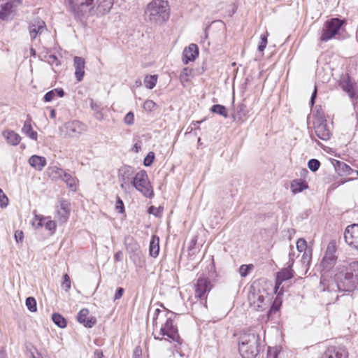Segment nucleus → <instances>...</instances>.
I'll list each match as a JSON object with an SVG mask.
<instances>
[{"label":"nucleus","instance_id":"nucleus-12","mask_svg":"<svg viewBox=\"0 0 358 358\" xmlns=\"http://www.w3.org/2000/svg\"><path fill=\"white\" fill-rule=\"evenodd\" d=\"M344 239L349 246H358V224L347 227L344 232Z\"/></svg>","mask_w":358,"mask_h":358},{"label":"nucleus","instance_id":"nucleus-35","mask_svg":"<svg viewBox=\"0 0 358 358\" xmlns=\"http://www.w3.org/2000/svg\"><path fill=\"white\" fill-rule=\"evenodd\" d=\"M157 81V76H147L144 79V84L148 89L152 90L155 87Z\"/></svg>","mask_w":358,"mask_h":358},{"label":"nucleus","instance_id":"nucleus-27","mask_svg":"<svg viewBox=\"0 0 358 358\" xmlns=\"http://www.w3.org/2000/svg\"><path fill=\"white\" fill-rule=\"evenodd\" d=\"M29 165L36 170L41 171L45 166L47 162L44 157L38 155H32L29 159Z\"/></svg>","mask_w":358,"mask_h":358},{"label":"nucleus","instance_id":"nucleus-25","mask_svg":"<svg viewBox=\"0 0 358 358\" xmlns=\"http://www.w3.org/2000/svg\"><path fill=\"white\" fill-rule=\"evenodd\" d=\"M12 3V1H8L0 6V19L6 20L11 17L16 8Z\"/></svg>","mask_w":358,"mask_h":358},{"label":"nucleus","instance_id":"nucleus-21","mask_svg":"<svg viewBox=\"0 0 358 358\" xmlns=\"http://www.w3.org/2000/svg\"><path fill=\"white\" fill-rule=\"evenodd\" d=\"M340 87L345 92L350 99H357L358 95L355 91L354 85L350 81L348 76H345L341 78L339 83Z\"/></svg>","mask_w":358,"mask_h":358},{"label":"nucleus","instance_id":"nucleus-7","mask_svg":"<svg viewBox=\"0 0 358 358\" xmlns=\"http://www.w3.org/2000/svg\"><path fill=\"white\" fill-rule=\"evenodd\" d=\"M131 185L135 187L136 190L141 192L145 197L152 198L154 196L153 189L150 185L148 176L145 170H141L135 174L131 180Z\"/></svg>","mask_w":358,"mask_h":358},{"label":"nucleus","instance_id":"nucleus-4","mask_svg":"<svg viewBox=\"0 0 358 358\" xmlns=\"http://www.w3.org/2000/svg\"><path fill=\"white\" fill-rule=\"evenodd\" d=\"M161 314H164V317H166V320L164 324L162 325L161 327L160 334L163 336H166L169 338H170L172 341L176 342L178 345H181L182 340L180 338L178 332L177 327L173 324V321L172 319V316L174 315V313L169 311L164 313L159 309H156L154 317V322H155V324H157V320Z\"/></svg>","mask_w":358,"mask_h":358},{"label":"nucleus","instance_id":"nucleus-55","mask_svg":"<svg viewBox=\"0 0 358 358\" xmlns=\"http://www.w3.org/2000/svg\"><path fill=\"white\" fill-rule=\"evenodd\" d=\"M50 62L52 64H55L56 66H59L60 64V62L55 55H51L49 56Z\"/></svg>","mask_w":358,"mask_h":358},{"label":"nucleus","instance_id":"nucleus-29","mask_svg":"<svg viewBox=\"0 0 358 358\" xmlns=\"http://www.w3.org/2000/svg\"><path fill=\"white\" fill-rule=\"evenodd\" d=\"M335 168L341 176H349L354 172V170L350 166L340 161H336Z\"/></svg>","mask_w":358,"mask_h":358},{"label":"nucleus","instance_id":"nucleus-23","mask_svg":"<svg viewBox=\"0 0 358 358\" xmlns=\"http://www.w3.org/2000/svg\"><path fill=\"white\" fill-rule=\"evenodd\" d=\"M336 248H327L325 255L322 259V264L324 267L332 266L336 260Z\"/></svg>","mask_w":358,"mask_h":358},{"label":"nucleus","instance_id":"nucleus-20","mask_svg":"<svg viewBox=\"0 0 358 358\" xmlns=\"http://www.w3.org/2000/svg\"><path fill=\"white\" fill-rule=\"evenodd\" d=\"M88 309L83 308L79 311L77 315V320L80 324H83L85 327L91 328L95 324L96 320L94 317H88Z\"/></svg>","mask_w":358,"mask_h":358},{"label":"nucleus","instance_id":"nucleus-40","mask_svg":"<svg viewBox=\"0 0 358 358\" xmlns=\"http://www.w3.org/2000/svg\"><path fill=\"white\" fill-rule=\"evenodd\" d=\"M252 268H253V266L252 264L241 265L239 268V273H240L241 276L245 277L249 273L250 270L252 269Z\"/></svg>","mask_w":358,"mask_h":358},{"label":"nucleus","instance_id":"nucleus-2","mask_svg":"<svg viewBox=\"0 0 358 358\" xmlns=\"http://www.w3.org/2000/svg\"><path fill=\"white\" fill-rule=\"evenodd\" d=\"M170 17V6L165 0H152L145 9V19L151 24H162Z\"/></svg>","mask_w":358,"mask_h":358},{"label":"nucleus","instance_id":"nucleus-50","mask_svg":"<svg viewBox=\"0 0 358 358\" xmlns=\"http://www.w3.org/2000/svg\"><path fill=\"white\" fill-rule=\"evenodd\" d=\"M124 292V289L122 287H118L114 296V301L120 299L122 296Z\"/></svg>","mask_w":358,"mask_h":358},{"label":"nucleus","instance_id":"nucleus-38","mask_svg":"<svg viewBox=\"0 0 358 358\" xmlns=\"http://www.w3.org/2000/svg\"><path fill=\"white\" fill-rule=\"evenodd\" d=\"M308 166L310 171L315 172L319 169L320 166V162L318 159H311L308 162Z\"/></svg>","mask_w":358,"mask_h":358},{"label":"nucleus","instance_id":"nucleus-46","mask_svg":"<svg viewBox=\"0 0 358 358\" xmlns=\"http://www.w3.org/2000/svg\"><path fill=\"white\" fill-rule=\"evenodd\" d=\"M134 115L132 112H129L127 113L124 118V122L126 124L131 125L134 124Z\"/></svg>","mask_w":358,"mask_h":358},{"label":"nucleus","instance_id":"nucleus-1","mask_svg":"<svg viewBox=\"0 0 358 358\" xmlns=\"http://www.w3.org/2000/svg\"><path fill=\"white\" fill-rule=\"evenodd\" d=\"M320 286L323 292H352L358 288V261L337 267L334 278L322 274Z\"/></svg>","mask_w":358,"mask_h":358},{"label":"nucleus","instance_id":"nucleus-11","mask_svg":"<svg viewBox=\"0 0 358 358\" xmlns=\"http://www.w3.org/2000/svg\"><path fill=\"white\" fill-rule=\"evenodd\" d=\"M60 129L66 136L77 138L85 131V125L80 121L73 120L65 123Z\"/></svg>","mask_w":358,"mask_h":358},{"label":"nucleus","instance_id":"nucleus-47","mask_svg":"<svg viewBox=\"0 0 358 358\" xmlns=\"http://www.w3.org/2000/svg\"><path fill=\"white\" fill-rule=\"evenodd\" d=\"M55 96H56V95L55 94L53 90H52L48 92L47 93H45V94L43 96V101L45 102H50L51 101H52L54 99V98Z\"/></svg>","mask_w":358,"mask_h":358},{"label":"nucleus","instance_id":"nucleus-63","mask_svg":"<svg viewBox=\"0 0 358 358\" xmlns=\"http://www.w3.org/2000/svg\"><path fill=\"white\" fill-rule=\"evenodd\" d=\"M141 147L138 143H135L133 147V150L136 152H138L141 150Z\"/></svg>","mask_w":358,"mask_h":358},{"label":"nucleus","instance_id":"nucleus-32","mask_svg":"<svg viewBox=\"0 0 358 358\" xmlns=\"http://www.w3.org/2000/svg\"><path fill=\"white\" fill-rule=\"evenodd\" d=\"M313 123L327 122L325 115L321 106L315 107L313 111Z\"/></svg>","mask_w":358,"mask_h":358},{"label":"nucleus","instance_id":"nucleus-51","mask_svg":"<svg viewBox=\"0 0 358 358\" xmlns=\"http://www.w3.org/2000/svg\"><path fill=\"white\" fill-rule=\"evenodd\" d=\"M24 238V234L22 231H16L15 233V238L17 243H20Z\"/></svg>","mask_w":358,"mask_h":358},{"label":"nucleus","instance_id":"nucleus-30","mask_svg":"<svg viewBox=\"0 0 358 358\" xmlns=\"http://www.w3.org/2000/svg\"><path fill=\"white\" fill-rule=\"evenodd\" d=\"M299 252H303L301 262L303 264L308 265L312 257V248H296Z\"/></svg>","mask_w":358,"mask_h":358},{"label":"nucleus","instance_id":"nucleus-15","mask_svg":"<svg viewBox=\"0 0 358 358\" xmlns=\"http://www.w3.org/2000/svg\"><path fill=\"white\" fill-rule=\"evenodd\" d=\"M321 358H348V354L343 348L330 346L327 348Z\"/></svg>","mask_w":358,"mask_h":358},{"label":"nucleus","instance_id":"nucleus-60","mask_svg":"<svg viewBox=\"0 0 358 358\" xmlns=\"http://www.w3.org/2000/svg\"><path fill=\"white\" fill-rule=\"evenodd\" d=\"M268 34L266 32V34H262L260 36L261 41L267 44V38H268Z\"/></svg>","mask_w":358,"mask_h":358},{"label":"nucleus","instance_id":"nucleus-43","mask_svg":"<svg viewBox=\"0 0 358 358\" xmlns=\"http://www.w3.org/2000/svg\"><path fill=\"white\" fill-rule=\"evenodd\" d=\"M8 203V199L3 193V190L0 189V206L3 208L6 207Z\"/></svg>","mask_w":358,"mask_h":358},{"label":"nucleus","instance_id":"nucleus-62","mask_svg":"<svg viewBox=\"0 0 358 358\" xmlns=\"http://www.w3.org/2000/svg\"><path fill=\"white\" fill-rule=\"evenodd\" d=\"M266 45L267 44H266V43H264L261 41L259 45H258V50L259 52H263L264 50V49L266 48Z\"/></svg>","mask_w":358,"mask_h":358},{"label":"nucleus","instance_id":"nucleus-64","mask_svg":"<svg viewBox=\"0 0 358 358\" xmlns=\"http://www.w3.org/2000/svg\"><path fill=\"white\" fill-rule=\"evenodd\" d=\"M8 1H12V4L17 8L21 3V0H9Z\"/></svg>","mask_w":358,"mask_h":358},{"label":"nucleus","instance_id":"nucleus-3","mask_svg":"<svg viewBox=\"0 0 358 358\" xmlns=\"http://www.w3.org/2000/svg\"><path fill=\"white\" fill-rule=\"evenodd\" d=\"M259 336L254 329L244 332L239 338L238 351L243 358H255L259 352Z\"/></svg>","mask_w":358,"mask_h":358},{"label":"nucleus","instance_id":"nucleus-33","mask_svg":"<svg viewBox=\"0 0 358 358\" xmlns=\"http://www.w3.org/2000/svg\"><path fill=\"white\" fill-rule=\"evenodd\" d=\"M210 111L213 113H216L227 118L228 117V113L227 108L220 104H215L210 108Z\"/></svg>","mask_w":358,"mask_h":358},{"label":"nucleus","instance_id":"nucleus-13","mask_svg":"<svg viewBox=\"0 0 358 358\" xmlns=\"http://www.w3.org/2000/svg\"><path fill=\"white\" fill-rule=\"evenodd\" d=\"M115 0H95L93 15L103 16L108 14L113 6Z\"/></svg>","mask_w":358,"mask_h":358},{"label":"nucleus","instance_id":"nucleus-31","mask_svg":"<svg viewBox=\"0 0 358 358\" xmlns=\"http://www.w3.org/2000/svg\"><path fill=\"white\" fill-rule=\"evenodd\" d=\"M62 180L67 185V186L73 191L76 190L78 180L76 178L73 177L71 174L66 173L62 178Z\"/></svg>","mask_w":358,"mask_h":358},{"label":"nucleus","instance_id":"nucleus-41","mask_svg":"<svg viewBox=\"0 0 358 358\" xmlns=\"http://www.w3.org/2000/svg\"><path fill=\"white\" fill-rule=\"evenodd\" d=\"M40 224L44 225L45 229L48 230L51 233H52L56 228L55 222L52 220H48L45 223H42V221H41Z\"/></svg>","mask_w":358,"mask_h":358},{"label":"nucleus","instance_id":"nucleus-58","mask_svg":"<svg viewBox=\"0 0 358 358\" xmlns=\"http://www.w3.org/2000/svg\"><path fill=\"white\" fill-rule=\"evenodd\" d=\"M296 244V246H307L306 241L303 238H299Z\"/></svg>","mask_w":358,"mask_h":358},{"label":"nucleus","instance_id":"nucleus-6","mask_svg":"<svg viewBox=\"0 0 358 358\" xmlns=\"http://www.w3.org/2000/svg\"><path fill=\"white\" fill-rule=\"evenodd\" d=\"M70 11L78 17L86 13L93 15L95 0H64Z\"/></svg>","mask_w":358,"mask_h":358},{"label":"nucleus","instance_id":"nucleus-10","mask_svg":"<svg viewBox=\"0 0 358 358\" xmlns=\"http://www.w3.org/2000/svg\"><path fill=\"white\" fill-rule=\"evenodd\" d=\"M213 285L208 278L199 277L194 285V296L196 298L203 299L206 298V294L211 290Z\"/></svg>","mask_w":358,"mask_h":358},{"label":"nucleus","instance_id":"nucleus-28","mask_svg":"<svg viewBox=\"0 0 358 358\" xmlns=\"http://www.w3.org/2000/svg\"><path fill=\"white\" fill-rule=\"evenodd\" d=\"M308 187L307 182L302 179L293 180L290 188L294 194L299 193Z\"/></svg>","mask_w":358,"mask_h":358},{"label":"nucleus","instance_id":"nucleus-49","mask_svg":"<svg viewBox=\"0 0 358 358\" xmlns=\"http://www.w3.org/2000/svg\"><path fill=\"white\" fill-rule=\"evenodd\" d=\"M120 182V187L121 189L125 192H127L130 187H131V182H127V181H119Z\"/></svg>","mask_w":358,"mask_h":358},{"label":"nucleus","instance_id":"nucleus-56","mask_svg":"<svg viewBox=\"0 0 358 358\" xmlns=\"http://www.w3.org/2000/svg\"><path fill=\"white\" fill-rule=\"evenodd\" d=\"M123 252L121 251L117 252L115 255V260L117 262H120L123 259Z\"/></svg>","mask_w":358,"mask_h":358},{"label":"nucleus","instance_id":"nucleus-22","mask_svg":"<svg viewBox=\"0 0 358 358\" xmlns=\"http://www.w3.org/2000/svg\"><path fill=\"white\" fill-rule=\"evenodd\" d=\"M134 176V168L131 166H123L118 171L119 181H127L131 183Z\"/></svg>","mask_w":358,"mask_h":358},{"label":"nucleus","instance_id":"nucleus-14","mask_svg":"<svg viewBox=\"0 0 358 358\" xmlns=\"http://www.w3.org/2000/svg\"><path fill=\"white\" fill-rule=\"evenodd\" d=\"M69 214V203L65 200H61L59 201V206L57 207L55 218L61 224H63L68 220Z\"/></svg>","mask_w":358,"mask_h":358},{"label":"nucleus","instance_id":"nucleus-5","mask_svg":"<svg viewBox=\"0 0 358 358\" xmlns=\"http://www.w3.org/2000/svg\"><path fill=\"white\" fill-rule=\"evenodd\" d=\"M250 308L257 311H263L269 306V296L265 291L251 287L248 295Z\"/></svg>","mask_w":358,"mask_h":358},{"label":"nucleus","instance_id":"nucleus-19","mask_svg":"<svg viewBox=\"0 0 358 358\" xmlns=\"http://www.w3.org/2000/svg\"><path fill=\"white\" fill-rule=\"evenodd\" d=\"M199 55V48L194 43H191L188 48H186L182 53V61L185 64H188L189 62L194 61Z\"/></svg>","mask_w":358,"mask_h":358},{"label":"nucleus","instance_id":"nucleus-48","mask_svg":"<svg viewBox=\"0 0 358 358\" xmlns=\"http://www.w3.org/2000/svg\"><path fill=\"white\" fill-rule=\"evenodd\" d=\"M278 354L277 349L268 348L266 358H278Z\"/></svg>","mask_w":358,"mask_h":358},{"label":"nucleus","instance_id":"nucleus-26","mask_svg":"<svg viewBox=\"0 0 358 358\" xmlns=\"http://www.w3.org/2000/svg\"><path fill=\"white\" fill-rule=\"evenodd\" d=\"M2 136L6 138L7 143L11 145H17L20 141V136L13 130H5L2 132Z\"/></svg>","mask_w":358,"mask_h":358},{"label":"nucleus","instance_id":"nucleus-42","mask_svg":"<svg viewBox=\"0 0 358 358\" xmlns=\"http://www.w3.org/2000/svg\"><path fill=\"white\" fill-rule=\"evenodd\" d=\"M155 159V153L153 152H150L147 156L145 157L143 161V164L145 166H150L153 163Z\"/></svg>","mask_w":358,"mask_h":358},{"label":"nucleus","instance_id":"nucleus-53","mask_svg":"<svg viewBox=\"0 0 358 358\" xmlns=\"http://www.w3.org/2000/svg\"><path fill=\"white\" fill-rule=\"evenodd\" d=\"M149 246H159V238L155 236H152Z\"/></svg>","mask_w":358,"mask_h":358},{"label":"nucleus","instance_id":"nucleus-45","mask_svg":"<svg viewBox=\"0 0 358 358\" xmlns=\"http://www.w3.org/2000/svg\"><path fill=\"white\" fill-rule=\"evenodd\" d=\"M62 287L66 290L68 291L71 288V280L69 276L67 274L64 275L63 276V282H62Z\"/></svg>","mask_w":358,"mask_h":358},{"label":"nucleus","instance_id":"nucleus-24","mask_svg":"<svg viewBox=\"0 0 358 358\" xmlns=\"http://www.w3.org/2000/svg\"><path fill=\"white\" fill-rule=\"evenodd\" d=\"M31 118L30 115H27V118L24 123L22 128V133L31 138V140L36 141L38 138V134L34 131L31 126Z\"/></svg>","mask_w":358,"mask_h":358},{"label":"nucleus","instance_id":"nucleus-17","mask_svg":"<svg viewBox=\"0 0 358 358\" xmlns=\"http://www.w3.org/2000/svg\"><path fill=\"white\" fill-rule=\"evenodd\" d=\"M73 66L75 68V77L76 78V80L78 82H81L83 80L85 76V59L81 57H74Z\"/></svg>","mask_w":358,"mask_h":358},{"label":"nucleus","instance_id":"nucleus-8","mask_svg":"<svg viewBox=\"0 0 358 358\" xmlns=\"http://www.w3.org/2000/svg\"><path fill=\"white\" fill-rule=\"evenodd\" d=\"M344 21L339 18H331L325 22L320 36V41L327 42L338 34Z\"/></svg>","mask_w":358,"mask_h":358},{"label":"nucleus","instance_id":"nucleus-37","mask_svg":"<svg viewBox=\"0 0 358 358\" xmlns=\"http://www.w3.org/2000/svg\"><path fill=\"white\" fill-rule=\"evenodd\" d=\"M66 173L64 169L55 166L51 169L50 176L53 178H59L62 179Z\"/></svg>","mask_w":358,"mask_h":358},{"label":"nucleus","instance_id":"nucleus-18","mask_svg":"<svg viewBox=\"0 0 358 358\" xmlns=\"http://www.w3.org/2000/svg\"><path fill=\"white\" fill-rule=\"evenodd\" d=\"M316 136L323 141L330 138L331 131L327 124V122L313 123Z\"/></svg>","mask_w":358,"mask_h":358},{"label":"nucleus","instance_id":"nucleus-44","mask_svg":"<svg viewBox=\"0 0 358 358\" xmlns=\"http://www.w3.org/2000/svg\"><path fill=\"white\" fill-rule=\"evenodd\" d=\"M115 209L120 213H123L124 212V205L122 200L117 196L115 203Z\"/></svg>","mask_w":358,"mask_h":358},{"label":"nucleus","instance_id":"nucleus-16","mask_svg":"<svg viewBox=\"0 0 358 358\" xmlns=\"http://www.w3.org/2000/svg\"><path fill=\"white\" fill-rule=\"evenodd\" d=\"M46 30V25L44 21L36 20L29 26V34L31 40L36 38Z\"/></svg>","mask_w":358,"mask_h":358},{"label":"nucleus","instance_id":"nucleus-52","mask_svg":"<svg viewBox=\"0 0 358 358\" xmlns=\"http://www.w3.org/2000/svg\"><path fill=\"white\" fill-rule=\"evenodd\" d=\"M160 248H149L150 255L157 257L159 255Z\"/></svg>","mask_w":358,"mask_h":358},{"label":"nucleus","instance_id":"nucleus-39","mask_svg":"<svg viewBox=\"0 0 358 358\" xmlns=\"http://www.w3.org/2000/svg\"><path fill=\"white\" fill-rule=\"evenodd\" d=\"M156 106V103L150 99L146 100L143 105V109L147 112H151L154 110Z\"/></svg>","mask_w":358,"mask_h":358},{"label":"nucleus","instance_id":"nucleus-59","mask_svg":"<svg viewBox=\"0 0 358 358\" xmlns=\"http://www.w3.org/2000/svg\"><path fill=\"white\" fill-rule=\"evenodd\" d=\"M90 106H91L92 109L95 111L99 110V105L96 103L94 102L93 101H91Z\"/></svg>","mask_w":358,"mask_h":358},{"label":"nucleus","instance_id":"nucleus-34","mask_svg":"<svg viewBox=\"0 0 358 358\" xmlns=\"http://www.w3.org/2000/svg\"><path fill=\"white\" fill-rule=\"evenodd\" d=\"M52 320L53 322L60 328H64L66 327V321L65 318L59 313H53L52 315Z\"/></svg>","mask_w":358,"mask_h":358},{"label":"nucleus","instance_id":"nucleus-36","mask_svg":"<svg viewBox=\"0 0 358 358\" xmlns=\"http://www.w3.org/2000/svg\"><path fill=\"white\" fill-rule=\"evenodd\" d=\"M27 309L31 312H36L37 310L36 301L34 297L29 296L27 298L25 301Z\"/></svg>","mask_w":358,"mask_h":358},{"label":"nucleus","instance_id":"nucleus-57","mask_svg":"<svg viewBox=\"0 0 358 358\" xmlns=\"http://www.w3.org/2000/svg\"><path fill=\"white\" fill-rule=\"evenodd\" d=\"M316 96H317V88L315 87L313 92L312 93V95H311V97H310V104L312 106L315 103V99Z\"/></svg>","mask_w":358,"mask_h":358},{"label":"nucleus","instance_id":"nucleus-61","mask_svg":"<svg viewBox=\"0 0 358 358\" xmlns=\"http://www.w3.org/2000/svg\"><path fill=\"white\" fill-rule=\"evenodd\" d=\"M103 355L101 350H96L94 352V358H103Z\"/></svg>","mask_w":358,"mask_h":358},{"label":"nucleus","instance_id":"nucleus-54","mask_svg":"<svg viewBox=\"0 0 358 358\" xmlns=\"http://www.w3.org/2000/svg\"><path fill=\"white\" fill-rule=\"evenodd\" d=\"M55 94L58 97H63L64 96V91L62 88H55L52 90Z\"/></svg>","mask_w":358,"mask_h":358},{"label":"nucleus","instance_id":"nucleus-9","mask_svg":"<svg viewBox=\"0 0 358 358\" xmlns=\"http://www.w3.org/2000/svg\"><path fill=\"white\" fill-rule=\"evenodd\" d=\"M292 265H289L287 268H282L277 273L275 292L280 295L285 291V285H282L285 281L291 279L293 277L294 271L292 269Z\"/></svg>","mask_w":358,"mask_h":358}]
</instances>
